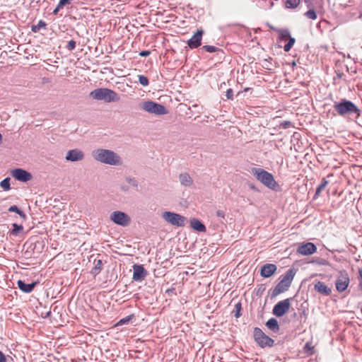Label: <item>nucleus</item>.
I'll return each mask as SVG.
<instances>
[{"mask_svg": "<svg viewBox=\"0 0 362 362\" xmlns=\"http://www.w3.org/2000/svg\"><path fill=\"white\" fill-rule=\"evenodd\" d=\"M333 109L336 114L343 118L357 119L361 115V110L352 101L341 98L334 101Z\"/></svg>", "mask_w": 362, "mask_h": 362, "instance_id": "obj_1", "label": "nucleus"}, {"mask_svg": "<svg viewBox=\"0 0 362 362\" xmlns=\"http://www.w3.org/2000/svg\"><path fill=\"white\" fill-rule=\"evenodd\" d=\"M92 156L95 160L110 165L122 164L121 157L112 150L98 148L92 151Z\"/></svg>", "mask_w": 362, "mask_h": 362, "instance_id": "obj_2", "label": "nucleus"}, {"mask_svg": "<svg viewBox=\"0 0 362 362\" xmlns=\"http://www.w3.org/2000/svg\"><path fill=\"white\" fill-rule=\"evenodd\" d=\"M251 173L258 181H259L269 189L275 191L277 190L279 185L274 180V177L272 173L260 168H252L251 169Z\"/></svg>", "mask_w": 362, "mask_h": 362, "instance_id": "obj_3", "label": "nucleus"}, {"mask_svg": "<svg viewBox=\"0 0 362 362\" xmlns=\"http://www.w3.org/2000/svg\"><path fill=\"white\" fill-rule=\"evenodd\" d=\"M89 95L94 100H103L105 103H115L120 100L117 93L107 88H96L92 90Z\"/></svg>", "mask_w": 362, "mask_h": 362, "instance_id": "obj_4", "label": "nucleus"}, {"mask_svg": "<svg viewBox=\"0 0 362 362\" xmlns=\"http://www.w3.org/2000/svg\"><path fill=\"white\" fill-rule=\"evenodd\" d=\"M296 273V269L291 268L288 269L284 274L281 275L280 281L274 288L272 294H280L286 291L290 287Z\"/></svg>", "mask_w": 362, "mask_h": 362, "instance_id": "obj_5", "label": "nucleus"}, {"mask_svg": "<svg viewBox=\"0 0 362 362\" xmlns=\"http://www.w3.org/2000/svg\"><path fill=\"white\" fill-rule=\"evenodd\" d=\"M139 107L141 110L156 115H163L168 113L164 105L152 100L144 101L139 104Z\"/></svg>", "mask_w": 362, "mask_h": 362, "instance_id": "obj_6", "label": "nucleus"}, {"mask_svg": "<svg viewBox=\"0 0 362 362\" xmlns=\"http://www.w3.org/2000/svg\"><path fill=\"white\" fill-rule=\"evenodd\" d=\"M162 218L172 226L177 227H184L186 224V217L171 211H164L162 214Z\"/></svg>", "mask_w": 362, "mask_h": 362, "instance_id": "obj_7", "label": "nucleus"}, {"mask_svg": "<svg viewBox=\"0 0 362 362\" xmlns=\"http://www.w3.org/2000/svg\"><path fill=\"white\" fill-rule=\"evenodd\" d=\"M253 335L255 341L261 348L272 347L274 346V339L265 334L260 328L255 327L254 329Z\"/></svg>", "mask_w": 362, "mask_h": 362, "instance_id": "obj_8", "label": "nucleus"}, {"mask_svg": "<svg viewBox=\"0 0 362 362\" xmlns=\"http://www.w3.org/2000/svg\"><path fill=\"white\" fill-rule=\"evenodd\" d=\"M110 218L115 224L124 227L127 226L131 222L129 216L126 213L120 211H113L110 214Z\"/></svg>", "mask_w": 362, "mask_h": 362, "instance_id": "obj_9", "label": "nucleus"}, {"mask_svg": "<svg viewBox=\"0 0 362 362\" xmlns=\"http://www.w3.org/2000/svg\"><path fill=\"white\" fill-rule=\"evenodd\" d=\"M349 283L350 279L348 272L344 269L340 271L335 282L337 291L344 292L347 288Z\"/></svg>", "mask_w": 362, "mask_h": 362, "instance_id": "obj_10", "label": "nucleus"}, {"mask_svg": "<svg viewBox=\"0 0 362 362\" xmlns=\"http://www.w3.org/2000/svg\"><path fill=\"white\" fill-rule=\"evenodd\" d=\"M316 251V245L313 243L310 242L299 245L296 250L297 253L305 256L311 255L315 253Z\"/></svg>", "mask_w": 362, "mask_h": 362, "instance_id": "obj_11", "label": "nucleus"}, {"mask_svg": "<svg viewBox=\"0 0 362 362\" xmlns=\"http://www.w3.org/2000/svg\"><path fill=\"white\" fill-rule=\"evenodd\" d=\"M11 175L18 181L26 182L30 181L33 176L30 173L21 169V168H16L11 171Z\"/></svg>", "mask_w": 362, "mask_h": 362, "instance_id": "obj_12", "label": "nucleus"}, {"mask_svg": "<svg viewBox=\"0 0 362 362\" xmlns=\"http://www.w3.org/2000/svg\"><path fill=\"white\" fill-rule=\"evenodd\" d=\"M289 307V299H285L279 301L274 305L273 308V313L277 317H281L288 310Z\"/></svg>", "mask_w": 362, "mask_h": 362, "instance_id": "obj_13", "label": "nucleus"}, {"mask_svg": "<svg viewBox=\"0 0 362 362\" xmlns=\"http://www.w3.org/2000/svg\"><path fill=\"white\" fill-rule=\"evenodd\" d=\"M204 31L202 30H197L192 37L188 40L187 45L191 49L199 47L202 45V39Z\"/></svg>", "mask_w": 362, "mask_h": 362, "instance_id": "obj_14", "label": "nucleus"}, {"mask_svg": "<svg viewBox=\"0 0 362 362\" xmlns=\"http://www.w3.org/2000/svg\"><path fill=\"white\" fill-rule=\"evenodd\" d=\"M65 158L66 160L71 162L80 161L84 158V153L81 150L74 148L72 150H69L66 153Z\"/></svg>", "mask_w": 362, "mask_h": 362, "instance_id": "obj_15", "label": "nucleus"}, {"mask_svg": "<svg viewBox=\"0 0 362 362\" xmlns=\"http://www.w3.org/2000/svg\"><path fill=\"white\" fill-rule=\"evenodd\" d=\"M133 279L136 281H140L144 279L147 275V271L141 264H134L133 266Z\"/></svg>", "mask_w": 362, "mask_h": 362, "instance_id": "obj_16", "label": "nucleus"}, {"mask_svg": "<svg viewBox=\"0 0 362 362\" xmlns=\"http://www.w3.org/2000/svg\"><path fill=\"white\" fill-rule=\"evenodd\" d=\"M277 269L274 264H265L261 267L260 274L262 277L269 278L272 276Z\"/></svg>", "mask_w": 362, "mask_h": 362, "instance_id": "obj_17", "label": "nucleus"}, {"mask_svg": "<svg viewBox=\"0 0 362 362\" xmlns=\"http://www.w3.org/2000/svg\"><path fill=\"white\" fill-rule=\"evenodd\" d=\"M18 286L21 291L24 293H30L38 284L37 281H32L30 283H26L25 281L18 280L17 282Z\"/></svg>", "mask_w": 362, "mask_h": 362, "instance_id": "obj_18", "label": "nucleus"}, {"mask_svg": "<svg viewBox=\"0 0 362 362\" xmlns=\"http://www.w3.org/2000/svg\"><path fill=\"white\" fill-rule=\"evenodd\" d=\"M314 291L318 292L321 294H329L332 292V290L329 287H328L325 283L322 281H317L314 285Z\"/></svg>", "mask_w": 362, "mask_h": 362, "instance_id": "obj_19", "label": "nucleus"}, {"mask_svg": "<svg viewBox=\"0 0 362 362\" xmlns=\"http://www.w3.org/2000/svg\"><path fill=\"white\" fill-rule=\"evenodd\" d=\"M190 226L198 232H205L206 228L205 225L201 222L199 219L193 218L190 219Z\"/></svg>", "mask_w": 362, "mask_h": 362, "instance_id": "obj_20", "label": "nucleus"}, {"mask_svg": "<svg viewBox=\"0 0 362 362\" xmlns=\"http://www.w3.org/2000/svg\"><path fill=\"white\" fill-rule=\"evenodd\" d=\"M179 180L182 185L185 187H189L193 184V180L190 175L187 173H181L179 175Z\"/></svg>", "mask_w": 362, "mask_h": 362, "instance_id": "obj_21", "label": "nucleus"}, {"mask_svg": "<svg viewBox=\"0 0 362 362\" xmlns=\"http://www.w3.org/2000/svg\"><path fill=\"white\" fill-rule=\"evenodd\" d=\"M266 326L268 329L272 330L274 333H277L279 331V325L276 318H270L267 322Z\"/></svg>", "mask_w": 362, "mask_h": 362, "instance_id": "obj_22", "label": "nucleus"}, {"mask_svg": "<svg viewBox=\"0 0 362 362\" xmlns=\"http://www.w3.org/2000/svg\"><path fill=\"white\" fill-rule=\"evenodd\" d=\"M23 225L14 223L12 224V229L9 231V235L16 237L23 233Z\"/></svg>", "mask_w": 362, "mask_h": 362, "instance_id": "obj_23", "label": "nucleus"}, {"mask_svg": "<svg viewBox=\"0 0 362 362\" xmlns=\"http://www.w3.org/2000/svg\"><path fill=\"white\" fill-rule=\"evenodd\" d=\"M276 31L278 33V38L281 41H287L290 37L291 33L289 30L285 29H276Z\"/></svg>", "mask_w": 362, "mask_h": 362, "instance_id": "obj_24", "label": "nucleus"}, {"mask_svg": "<svg viewBox=\"0 0 362 362\" xmlns=\"http://www.w3.org/2000/svg\"><path fill=\"white\" fill-rule=\"evenodd\" d=\"M103 263L101 259L94 261V267L92 268L90 273L93 276L98 275L102 270Z\"/></svg>", "mask_w": 362, "mask_h": 362, "instance_id": "obj_25", "label": "nucleus"}, {"mask_svg": "<svg viewBox=\"0 0 362 362\" xmlns=\"http://www.w3.org/2000/svg\"><path fill=\"white\" fill-rule=\"evenodd\" d=\"M328 183L329 182L325 178L322 179L321 183L316 188L315 194L313 197L314 199H317L320 195L322 191L325 189Z\"/></svg>", "mask_w": 362, "mask_h": 362, "instance_id": "obj_26", "label": "nucleus"}, {"mask_svg": "<svg viewBox=\"0 0 362 362\" xmlns=\"http://www.w3.org/2000/svg\"><path fill=\"white\" fill-rule=\"evenodd\" d=\"M8 211L9 212H15L18 214L20 216V217L24 221L26 220L27 218L26 214L22 210H21L16 205L11 206L8 208Z\"/></svg>", "mask_w": 362, "mask_h": 362, "instance_id": "obj_27", "label": "nucleus"}, {"mask_svg": "<svg viewBox=\"0 0 362 362\" xmlns=\"http://www.w3.org/2000/svg\"><path fill=\"white\" fill-rule=\"evenodd\" d=\"M47 23L42 21L40 20L38 21V23L37 25H33L31 26V31L33 33H37L40 31V29H46Z\"/></svg>", "mask_w": 362, "mask_h": 362, "instance_id": "obj_28", "label": "nucleus"}, {"mask_svg": "<svg viewBox=\"0 0 362 362\" xmlns=\"http://www.w3.org/2000/svg\"><path fill=\"white\" fill-rule=\"evenodd\" d=\"M242 304L240 301L235 303L234 310L232 311L234 317L238 318L241 316Z\"/></svg>", "mask_w": 362, "mask_h": 362, "instance_id": "obj_29", "label": "nucleus"}, {"mask_svg": "<svg viewBox=\"0 0 362 362\" xmlns=\"http://www.w3.org/2000/svg\"><path fill=\"white\" fill-rule=\"evenodd\" d=\"M11 178L10 177H6L3 180L0 182V187L4 190V191H8L11 189V185H10Z\"/></svg>", "mask_w": 362, "mask_h": 362, "instance_id": "obj_30", "label": "nucleus"}, {"mask_svg": "<svg viewBox=\"0 0 362 362\" xmlns=\"http://www.w3.org/2000/svg\"><path fill=\"white\" fill-rule=\"evenodd\" d=\"M287 41H288L287 43L284 47V50L286 52H288L291 50V49L295 44L296 39L294 37H291V35H290V37L288 39Z\"/></svg>", "mask_w": 362, "mask_h": 362, "instance_id": "obj_31", "label": "nucleus"}, {"mask_svg": "<svg viewBox=\"0 0 362 362\" xmlns=\"http://www.w3.org/2000/svg\"><path fill=\"white\" fill-rule=\"evenodd\" d=\"M202 49H204V51L206 52H223L222 49H221L220 48L217 47H215V46H212V45H204L202 47Z\"/></svg>", "mask_w": 362, "mask_h": 362, "instance_id": "obj_32", "label": "nucleus"}, {"mask_svg": "<svg viewBox=\"0 0 362 362\" xmlns=\"http://www.w3.org/2000/svg\"><path fill=\"white\" fill-rule=\"evenodd\" d=\"M300 3V0H287L286 2V7L288 8H295Z\"/></svg>", "mask_w": 362, "mask_h": 362, "instance_id": "obj_33", "label": "nucleus"}, {"mask_svg": "<svg viewBox=\"0 0 362 362\" xmlns=\"http://www.w3.org/2000/svg\"><path fill=\"white\" fill-rule=\"evenodd\" d=\"M134 317V315H128L118 321L116 326H122L123 325L128 324L129 322Z\"/></svg>", "mask_w": 362, "mask_h": 362, "instance_id": "obj_34", "label": "nucleus"}, {"mask_svg": "<svg viewBox=\"0 0 362 362\" xmlns=\"http://www.w3.org/2000/svg\"><path fill=\"white\" fill-rule=\"evenodd\" d=\"M304 15L309 19L315 20L317 18V13L313 8L309 9Z\"/></svg>", "mask_w": 362, "mask_h": 362, "instance_id": "obj_35", "label": "nucleus"}, {"mask_svg": "<svg viewBox=\"0 0 362 362\" xmlns=\"http://www.w3.org/2000/svg\"><path fill=\"white\" fill-rule=\"evenodd\" d=\"M139 82L141 85L144 86H147L149 84L148 78L144 75H139Z\"/></svg>", "mask_w": 362, "mask_h": 362, "instance_id": "obj_36", "label": "nucleus"}, {"mask_svg": "<svg viewBox=\"0 0 362 362\" xmlns=\"http://www.w3.org/2000/svg\"><path fill=\"white\" fill-rule=\"evenodd\" d=\"M125 180L127 181V183H129L133 187H134V188H137L138 187L139 183H138V181L135 178L127 177L125 178Z\"/></svg>", "mask_w": 362, "mask_h": 362, "instance_id": "obj_37", "label": "nucleus"}, {"mask_svg": "<svg viewBox=\"0 0 362 362\" xmlns=\"http://www.w3.org/2000/svg\"><path fill=\"white\" fill-rule=\"evenodd\" d=\"M76 42L74 40H71L69 41L67 45L66 46V48L69 51H72L76 48Z\"/></svg>", "mask_w": 362, "mask_h": 362, "instance_id": "obj_38", "label": "nucleus"}, {"mask_svg": "<svg viewBox=\"0 0 362 362\" xmlns=\"http://www.w3.org/2000/svg\"><path fill=\"white\" fill-rule=\"evenodd\" d=\"M226 97L228 100H233V90L232 88H228L226 92Z\"/></svg>", "mask_w": 362, "mask_h": 362, "instance_id": "obj_39", "label": "nucleus"}, {"mask_svg": "<svg viewBox=\"0 0 362 362\" xmlns=\"http://www.w3.org/2000/svg\"><path fill=\"white\" fill-rule=\"evenodd\" d=\"M71 1L72 0H59L58 3V8L61 7L62 8L64 6L70 4Z\"/></svg>", "mask_w": 362, "mask_h": 362, "instance_id": "obj_40", "label": "nucleus"}, {"mask_svg": "<svg viewBox=\"0 0 362 362\" xmlns=\"http://www.w3.org/2000/svg\"><path fill=\"white\" fill-rule=\"evenodd\" d=\"M358 282H359L358 286L360 288V290L362 291V268L358 269Z\"/></svg>", "mask_w": 362, "mask_h": 362, "instance_id": "obj_41", "label": "nucleus"}, {"mask_svg": "<svg viewBox=\"0 0 362 362\" xmlns=\"http://www.w3.org/2000/svg\"><path fill=\"white\" fill-rule=\"evenodd\" d=\"M292 126V123L290 121H284L280 124V127L283 129H288Z\"/></svg>", "mask_w": 362, "mask_h": 362, "instance_id": "obj_42", "label": "nucleus"}, {"mask_svg": "<svg viewBox=\"0 0 362 362\" xmlns=\"http://www.w3.org/2000/svg\"><path fill=\"white\" fill-rule=\"evenodd\" d=\"M313 349V346H312V344L310 342H307L304 346V351L308 353L310 351Z\"/></svg>", "mask_w": 362, "mask_h": 362, "instance_id": "obj_43", "label": "nucleus"}, {"mask_svg": "<svg viewBox=\"0 0 362 362\" xmlns=\"http://www.w3.org/2000/svg\"><path fill=\"white\" fill-rule=\"evenodd\" d=\"M216 215L217 217L224 218H225V211L223 210H218L216 212Z\"/></svg>", "mask_w": 362, "mask_h": 362, "instance_id": "obj_44", "label": "nucleus"}, {"mask_svg": "<svg viewBox=\"0 0 362 362\" xmlns=\"http://www.w3.org/2000/svg\"><path fill=\"white\" fill-rule=\"evenodd\" d=\"M139 56L141 57H148L151 54V52L149 50H143L141 52H139Z\"/></svg>", "mask_w": 362, "mask_h": 362, "instance_id": "obj_45", "label": "nucleus"}, {"mask_svg": "<svg viewBox=\"0 0 362 362\" xmlns=\"http://www.w3.org/2000/svg\"><path fill=\"white\" fill-rule=\"evenodd\" d=\"M0 362H7L6 356L4 354L0 351Z\"/></svg>", "mask_w": 362, "mask_h": 362, "instance_id": "obj_46", "label": "nucleus"}, {"mask_svg": "<svg viewBox=\"0 0 362 362\" xmlns=\"http://www.w3.org/2000/svg\"><path fill=\"white\" fill-rule=\"evenodd\" d=\"M120 189L123 192H127L129 189V187L126 185H122Z\"/></svg>", "mask_w": 362, "mask_h": 362, "instance_id": "obj_47", "label": "nucleus"}, {"mask_svg": "<svg viewBox=\"0 0 362 362\" xmlns=\"http://www.w3.org/2000/svg\"><path fill=\"white\" fill-rule=\"evenodd\" d=\"M250 188L252 189L255 192H259V189L253 185V184H249L248 185Z\"/></svg>", "mask_w": 362, "mask_h": 362, "instance_id": "obj_48", "label": "nucleus"}, {"mask_svg": "<svg viewBox=\"0 0 362 362\" xmlns=\"http://www.w3.org/2000/svg\"><path fill=\"white\" fill-rule=\"evenodd\" d=\"M60 9H62V8H61V7H59V8H58V5H57V7H56V8L54 9V11H53V14H54V15H57V14H58L59 11Z\"/></svg>", "mask_w": 362, "mask_h": 362, "instance_id": "obj_49", "label": "nucleus"}, {"mask_svg": "<svg viewBox=\"0 0 362 362\" xmlns=\"http://www.w3.org/2000/svg\"><path fill=\"white\" fill-rule=\"evenodd\" d=\"M325 262H326V261H325V260H324V259H322V262H320V264H322V265H325Z\"/></svg>", "mask_w": 362, "mask_h": 362, "instance_id": "obj_50", "label": "nucleus"}, {"mask_svg": "<svg viewBox=\"0 0 362 362\" xmlns=\"http://www.w3.org/2000/svg\"><path fill=\"white\" fill-rule=\"evenodd\" d=\"M259 291H262V289H261L260 288H258L257 293H258Z\"/></svg>", "mask_w": 362, "mask_h": 362, "instance_id": "obj_51", "label": "nucleus"}, {"mask_svg": "<svg viewBox=\"0 0 362 362\" xmlns=\"http://www.w3.org/2000/svg\"><path fill=\"white\" fill-rule=\"evenodd\" d=\"M259 291H262V289H261L260 288H258L257 293H258Z\"/></svg>", "mask_w": 362, "mask_h": 362, "instance_id": "obj_52", "label": "nucleus"}, {"mask_svg": "<svg viewBox=\"0 0 362 362\" xmlns=\"http://www.w3.org/2000/svg\"><path fill=\"white\" fill-rule=\"evenodd\" d=\"M292 65H293V66H296V62H293L292 63Z\"/></svg>", "mask_w": 362, "mask_h": 362, "instance_id": "obj_53", "label": "nucleus"}, {"mask_svg": "<svg viewBox=\"0 0 362 362\" xmlns=\"http://www.w3.org/2000/svg\"><path fill=\"white\" fill-rule=\"evenodd\" d=\"M360 311H361V313L362 314V306L361 307Z\"/></svg>", "mask_w": 362, "mask_h": 362, "instance_id": "obj_54", "label": "nucleus"}]
</instances>
